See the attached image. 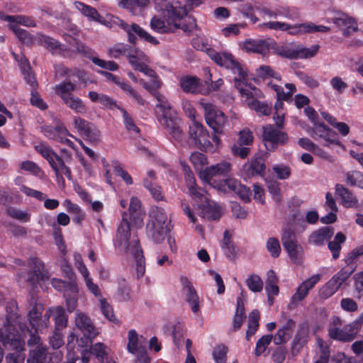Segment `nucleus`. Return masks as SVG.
Listing matches in <instances>:
<instances>
[{"label": "nucleus", "mask_w": 363, "mask_h": 363, "mask_svg": "<svg viewBox=\"0 0 363 363\" xmlns=\"http://www.w3.org/2000/svg\"><path fill=\"white\" fill-rule=\"evenodd\" d=\"M127 57L135 70L143 73L150 79V82H147L141 79L140 84L157 101L156 116L160 125L176 140L180 139L182 136V130L179 127L180 120L175 111L172 108L165 96L158 91L162 82L157 73L148 66L149 57L139 49L130 50Z\"/></svg>", "instance_id": "f257e3e1"}, {"label": "nucleus", "mask_w": 363, "mask_h": 363, "mask_svg": "<svg viewBox=\"0 0 363 363\" xmlns=\"http://www.w3.org/2000/svg\"><path fill=\"white\" fill-rule=\"evenodd\" d=\"M155 9L162 13L166 21L159 16H155L150 21L152 30L159 33L173 32L177 28L184 32H191L195 27L194 19L188 18V23L184 22L186 16L188 9L181 1L168 0H156Z\"/></svg>", "instance_id": "f03ea898"}, {"label": "nucleus", "mask_w": 363, "mask_h": 363, "mask_svg": "<svg viewBox=\"0 0 363 363\" xmlns=\"http://www.w3.org/2000/svg\"><path fill=\"white\" fill-rule=\"evenodd\" d=\"M116 250L127 259L133 258L135 262L134 276L136 279L142 278L145 274V260L135 233L130 230L125 218L119 223L114 239Z\"/></svg>", "instance_id": "7ed1b4c3"}, {"label": "nucleus", "mask_w": 363, "mask_h": 363, "mask_svg": "<svg viewBox=\"0 0 363 363\" xmlns=\"http://www.w3.org/2000/svg\"><path fill=\"white\" fill-rule=\"evenodd\" d=\"M180 163L185 174L189 195L194 201V206H197L199 214L207 220L219 219L221 216L220 207L208 198L204 190L196 185V180L190 168L184 162L181 161Z\"/></svg>", "instance_id": "20e7f679"}, {"label": "nucleus", "mask_w": 363, "mask_h": 363, "mask_svg": "<svg viewBox=\"0 0 363 363\" xmlns=\"http://www.w3.org/2000/svg\"><path fill=\"white\" fill-rule=\"evenodd\" d=\"M171 219L166 210L152 206L149 212V220L146 226L147 237L156 243L164 240L166 234L172 229Z\"/></svg>", "instance_id": "39448f33"}, {"label": "nucleus", "mask_w": 363, "mask_h": 363, "mask_svg": "<svg viewBox=\"0 0 363 363\" xmlns=\"http://www.w3.org/2000/svg\"><path fill=\"white\" fill-rule=\"evenodd\" d=\"M208 57L218 65L229 69L236 76L234 78L235 86L238 84H245L247 80L245 68L228 52H218L214 50H207Z\"/></svg>", "instance_id": "423d86ee"}, {"label": "nucleus", "mask_w": 363, "mask_h": 363, "mask_svg": "<svg viewBox=\"0 0 363 363\" xmlns=\"http://www.w3.org/2000/svg\"><path fill=\"white\" fill-rule=\"evenodd\" d=\"M263 26L274 30L287 31L292 35H300L313 33H328L330 28L322 25H315L312 22L290 24L281 21H269L264 23Z\"/></svg>", "instance_id": "0eeeda50"}, {"label": "nucleus", "mask_w": 363, "mask_h": 363, "mask_svg": "<svg viewBox=\"0 0 363 363\" xmlns=\"http://www.w3.org/2000/svg\"><path fill=\"white\" fill-rule=\"evenodd\" d=\"M237 89L242 96L245 98V102L250 109L255 111L259 115H269L271 113L270 106L258 101V99L262 97V93L259 89L249 86L247 84V80L244 84L237 83Z\"/></svg>", "instance_id": "6e6552de"}, {"label": "nucleus", "mask_w": 363, "mask_h": 363, "mask_svg": "<svg viewBox=\"0 0 363 363\" xmlns=\"http://www.w3.org/2000/svg\"><path fill=\"white\" fill-rule=\"evenodd\" d=\"M232 164L230 162L223 161L209 167H206L203 171H200L199 178L203 184H208L218 191V187L223 186L228 179L218 181L217 177H225L231 171Z\"/></svg>", "instance_id": "1a4fd4ad"}, {"label": "nucleus", "mask_w": 363, "mask_h": 363, "mask_svg": "<svg viewBox=\"0 0 363 363\" xmlns=\"http://www.w3.org/2000/svg\"><path fill=\"white\" fill-rule=\"evenodd\" d=\"M332 320L333 326H331L328 330L330 337L340 341H350L355 337L363 323V313L357 319L345 325L342 328L336 326V325L341 323V320L339 318L334 317Z\"/></svg>", "instance_id": "9d476101"}, {"label": "nucleus", "mask_w": 363, "mask_h": 363, "mask_svg": "<svg viewBox=\"0 0 363 363\" xmlns=\"http://www.w3.org/2000/svg\"><path fill=\"white\" fill-rule=\"evenodd\" d=\"M128 352L136 356L138 363H150V357L145 347V339L139 335L135 330L131 329L127 335Z\"/></svg>", "instance_id": "9b49d317"}, {"label": "nucleus", "mask_w": 363, "mask_h": 363, "mask_svg": "<svg viewBox=\"0 0 363 363\" xmlns=\"http://www.w3.org/2000/svg\"><path fill=\"white\" fill-rule=\"evenodd\" d=\"M28 267L30 269V272L25 275L18 274V281H26L34 286L35 284L49 279L48 272L38 258L31 257L28 260Z\"/></svg>", "instance_id": "f8f14e48"}, {"label": "nucleus", "mask_w": 363, "mask_h": 363, "mask_svg": "<svg viewBox=\"0 0 363 363\" xmlns=\"http://www.w3.org/2000/svg\"><path fill=\"white\" fill-rule=\"evenodd\" d=\"M199 104L204 111L206 123L215 131H220L226 121L224 113L213 104L205 100H201Z\"/></svg>", "instance_id": "ddd939ff"}, {"label": "nucleus", "mask_w": 363, "mask_h": 363, "mask_svg": "<svg viewBox=\"0 0 363 363\" xmlns=\"http://www.w3.org/2000/svg\"><path fill=\"white\" fill-rule=\"evenodd\" d=\"M14 314L18 316V320L14 321L13 320H15V316H13V318L11 319L13 326L11 327V331L14 333L23 334L24 340L26 333L29 332L30 338L28 340V345L30 347H31L30 350H38V348H42L43 349V353L45 354L46 347L41 343L40 337L35 335L36 332L35 330L34 333L29 331L26 323L21 322V317L17 313H9L6 315V318Z\"/></svg>", "instance_id": "4468645a"}, {"label": "nucleus", "mask_w": 363, "mask_h": 363, "mask_svg": "<svg viewBox=\"0 0 363 363\" xmlns=\"http://www.w3.org/2000/svg\"><path fill=\"white\" fill-rule=\"evenodd\" d=\"M353 270H347L343 268L335 274L319 290V295L322 298H328L333 296L340 286L349 278Z\"/></svg>", "instance_id": "2eb2a0df"}, {"label": "nucleus", "mask_w": 363, "mask_h": 363, "mask_svg": "<svg viewBox=\"0 0 363 363\" xmlns=\"http://www.w3.org/2000/svg\"><path fill=\"white\" fill-rule=\"evenodd\" d=\"M99 72L107 80L111 81L118 85L123 91V92L137 104L143 106L146 104V101L143 99L140 94L128 82L121 79L119 77L113 75L110 72L105 71H100Z\"/></svg>", "instance_id": "dca6fc26"}, {"label": "nucleus", "mask_w": 363, "mask_h": 363, "mask_svg": "<svg viewBox=\"0 0 363 363\" xmlns=\"http://www.w3.org/2000/svg\"><path fill=\"white\" fill-rule=\"evenodd\" d=\"M281 240L291 260L296 264H299L303 254V249L301 245L297 244L294 233L291 230L284 229Z\"/></svg>", "instance_id": "f3484780"}, {"label": "nucleus", "mask_w": 363, "mask_h": 363, "mask_svg": "<svg viewBox=\"0 0 363 363\" xmlns=\"http://www.w3.org/2000/svg\"><path fill=\"white\" fill-rule=\"evenodd\" d=\"M287 140V135L275 129L272 125H267L264 128L263 141L268 151H274L279 145L285 144Z\"/></svg>", "instance_id": "a211bd4d"}, {"label": "nucleus", "mask_w": 363, "mask_h": 363, "mask_svg": "<svg viewBox=\"0 0 363 363\" xmlns=\"http://www.w3.org/2000/svg\"><path fill=\"white\" fill-rule=\"evenodd\" d=\"M209 138L208 131L200 122H191L189 130V143L191 145L202 150L203 145H206V140Z\"/></svg>", "instance_id": "6ab92c4d"}, {"label": "nucleus", "mask_w": 363, "mask_h": 363, "mask_svg": "<svg viewBox=\"0 0 363 363\" xmlns=\"http://www.w3.org/2000/svg\"><path fill=\"white\" fill-rule=\"evenodd\" d=\"M120 26L127 33L129 42L135 43V36H138L142 40H145L152 45L159 44V41L152 35L148 33L146 30L135 23L128 25L125 22L118 20Z\"/></svg>", "instance_id": "aec40b11"}, {"label": "nucleus", "mask_w": 363, "mask_h": 363, "mask_svg": "<svg viewBox=\"0 0 363 363\" xmlns=\"http://www.w3.org/2000/svg\"><path fill=\"white\" fill-rule=\"evenodd\" d=\"M308 133L315 140H323L325 146H329L332 144H340V141L336 137L335 132L323 123H316Z\"/></svg>", "instance_id": "412c9836"}, {"label": "nucleus", "mask_w": 363, "mask_h": 363, "mask_svg": "<svg viewBox=\"0 0 363 363\" xmlns=\"http://www.w3.org/2000/svg\"><path fill=\"white\" fill-rule=\"evenodd\" d=\"M128 210V214L126 212H123L122 216L123 218L126 219L129 225L130 230H131L130 223L128 220V218L132 220L133 224L136 228L142 227L143 225L145 213L141 209V202L137 197H131ZM122 220H123V218H122ZM122 221L123 220H121V223Z\"/></svg>", "instance_id": "4be33fe9"}, {"label": "nucleus", "mask_w": 363, "mask_h": 363, "mask_svg": "<svg viewBox=\"0 0 363 363\" xmlns=\"http://www.w3.org/2000/svg\"><path fill=\"white\" fill-rule=\"evenodd\" d=\"M52 317L55 323V328L60 330L65 328L67 323V315L65 313V311L62 306H55L49 308L43 315V325L45 326V328L49 325V320L50 317Z\"/></svg>", "instance_id": "5701e85b"}, {"label": "nucleus", "mask_w": 363, "mask_h": 363, "mask_svg": "<svg viewBox=\"0 0 363 363\" xmlns=\"http://www.w3.org/2000/svg\"><path fill=\"white\" fill-rule=\"evenodd\" d=\"M75 325L90 340L95 338L99 333L88 315L80 311L76 312Z\"/></svg>", "instance_id": "b1692460"}, {"label": "nucleus", "mask_w": 363, "mask_h": 363, "mask_svg": "<svg viewBox=\"0 0 363 363\" xmlns=\"http://www.w3.org/2000/svg\"><path fill=\"white\" fill-rule=\"evenodd\" d=\"M180 282L185 294L186 301L189 305L191 311L195 314H198L200 312L199 298L192 283L187 277L184 276L180 277Z\"/></svg>", "instance_id": "393cba45"}, {"label": "nucleus", "mask_w": 363, "mask_h": 363, "mask_svg": "<svg viewBox=\"0 0 363 363\" xmlns=\"http://www.w3.org/2000/svg\"><path fill=\"white\" fill-rule=\"evenodd\" d=\"M321 279L319 274H314L310 278L303 281L297 288L294 294L291 296V304L296 305L303 300L308 295L309 291L312 289Z\"/></svg>", "instance_id": "a878e982"}, {"label": "nucleus", "mask_w": 363, "mask_h": 363, "mask_svg": "<svg viewBox=\"0 0 363 363\" xmlns=\"http://www.w3.org/2000/svg\"><path fill=\"white\" fill-rule=\"evenodd\" d=\"M218 191L220 192H228L233 191L245 202H248L250 197V189L245 186L242 185L240 182L233 178H228L225 184L218 187Z\"/></svg>", "instance_id": "bb28decb"}, {"label": "nucleus", "mask_w": 363, "mask_h": 363, "mask_svg": "<svg viewBox=\"0 0 363 363\" xmlns=\"http://www.w3.org/2000/svg\"><path fill=\"white\" fill-rule=\"evenodd\" d=\"M179 86L183 91L191 94H207L206 90L199 78L194 76H184L179 79Z\"/></svg>", "instance_id": "cd10ccee"}, {"label": "nucleus", "mask_w": 363, "mask_h": 363, "mask_svg": "<svg viewBox=\"0 0 363 363\" xmlns=\"http://www.w3.org/2000/svg\"><path fill=\"white\" fill-rule=\"evenodd\" d=\"M45 134L50 138L57 140L72 149H75L74 143L67 138V136L70 135L67 128L62 123H57L52 130L51 128L45 129Z\"/></svg>", "instance_id": "c85d7f7f"}, {"label": "nucleus", "mask_w": 363, "mask_h": 363, "mask_svg": "<svg viewBox=\"0 0 363 363\" xmlns=\"http://www.w3.org/2000/svg\"><path fill=\"white\" fill-rule=\"evenodd\" d=\"M77 50L78 52L83 53L87 57L91 58V61L96 65L110 70V71H116L118 69V65L113 61H105L104 60L99 59L96 57H93L92 50L83 44H78Z\"/></svg>", "instance_id": "c756f323"}, {"label": "nucleus", "mask_w": 363, "mask_h": 363, "mask_svg": "<svg viewBox=\"0 0 363 363\" xmlns=\"http://www.w3.org/2000/svg\"><path fill=\"white\" fill-rule=\"evenodd\" d=\"M240 47L247 52L258 53L266 55L269 50V43L264 40L249 39L240 44Z\"/></svg>", "instance_id": "7c9ffc66"}, {"label": "nucleus", "mask_w": 363, "mask_h": 363, "mask_svg": "<svg viewBox=\"0 0 363 363\" xmlns=\"http://www.w3.org/2000/svg\"><path fill=\"white\" fill-rule=\"evenodd\" d=\"M0 19L7 21L10 29H13V27L19 28V25L26 27H35V22L30 16L24 15H15L9 16L6 15L3 12H0Z\"/></svg>", "instance_id": "2f4dec72"}, {"label": "nucleus", "mask_w": 363, "mask_h": 363, "mask_svg": "<svg viewBox=\"0 0 363 363\" xmlns=\"http://www.w3.org/2000/svg\"><path fill=\"white\" fill-rule=\"evenodd\" d=\"M90 350L91 353L94 354L101 363H118L110 348L103 343H96Z\"/></svg>", "instance_id": "473e14b6"}, {"label": "nucleus", "mask_w": 363, "mask_h": 363, "mask_svg": "<svg viewBox=\"0 0 363 363\" xmlns=\"http://www.w3.org/2000/svg\"><path fill=\"white\" fill-rule=\"evenodd\" d=\"M336 196L341 200V203L346 208H357L359 206L358 199L342 184H337L335 186Z\"/></svg>", "instance_id": "72a5a7b5"}, {"label": "nucleus", "mask_w": 363, "mask_h": 363, "mask_svg": "<svg viewBox=\"0 0 363 363\" xmlns=\"http://www.w3.org/2000/svg\"><path fill=\"white\" fill-rule=\"evenodd\" d=\"M294 328V321L291 319H289L281 328H279L277 333L273 337L274 343L279 345L288 341L293 335Z\"/></svg>", "instance_id": "f704fd0d"}, {"label": "nucleus", "mask_w": 363, "mask_h": 363, "mask_svg": "<svg viewBox=\"0 0 363 363\" xmlns=\"http://www.w3.org/2000/svg\"><path fill=\"white\" fill-rule=\"evenodd\" d=\"M43 311V305L40 303H36L28 312V315L30 325L35 332L45 328V326L43 325V321H42V319H43V316H42Z\"/></svg>", "instance_id": "c9c22d12"}, {"label": "nucleus", "mask_w": 363, "mask_h": 363, "mask_svg": "<svg viewBox=\"0 0 363 363\" xmlns=\"http://www.w3.org/2000/svg\"><path fill=\"white\" fill-rule=\"evenodd\" d=\"M13 55L18 62V65L24 76L26 82L34 88L36 86V81L31 72L30 66L28 60L23 55H18L13 53Z\"/></svg>", "instance_id": "e433bc0d"}, {"label": "nucleus", "mask_w": 363, "mask_h": 363, "mask_svg": "<svg viewBox=\"0 0 363 363\" xmlns=\"http://www.w3.org/2000/svg\"><path fill=\"white\" fill-rule=\"evenodd\" d=\"M73 121L74 128L81 135L91 139L92 135H95V128L93 124L78 116L74 117Z\"/></svg>", "instance_id": "4c0bfd02"}, {"label": "nucleus", "mask_w": 363, "mask_h": 363, "mask_svg": "<svg viewBox=\"0 0 363 363\" xmlns=\"http://www.w3.org/2000/svg\"><path fill=\"white\" fill-rule=\"evenodd\" d=\"M320 46L317 44L311 47H305L303 45L294 44V59H306L316 55Z\"/></svg>", "instance_id": "58836bf2"}, {"label": "nucleus", "mask_w": 363, "mask_h": 363, "mask_svg": "<svg viewBox=\"0 0 363 363\" xmlns=\"http://www.w3.org/2000/svg\"><path fill=\"white\" fill-rule=\"evenodd\" d=\"M88 96L92 102L99 103L101 105L107 108L111 109L114 107H116L118 108V107L116 104V101H114L111 97H110L108 95L91 91L89 92Z\"/></svg>", "instance_id": "ea45409f"}, {"label": "nucleus", "mask_w": 363, "mask_h": 363, "mask_svg": "<svg viewBox=\"0 0 363 363\" xmlns=\"http://www.w3.org/2000/svg\"><path fill=\"white\" fill-rule=\"evenodd\" d=\"M74 8L86 17L96 22H101L102 17L99 12L91 6L84 4L79 1L74 3Z\"/></svg>", "instance_id": "a19ab883"}, {"label": "nucleus", "mask_w": 363, "mask_h": 363, "mask_svg": "<svg viewBox=\"0 0 363 363\" xmlns=\"http://www.w3.org/2000/svg\"><path fill=\"white\" fill-rule=\"evenodd\" d=\"M35 150L48 160L52 168H56L55 163L60 157L50 147L44 143H40L35 146Z\"/></svg>", "instance_id": "79ce46f5"}, {"label": "nucleus", "mask_w": 363, "mask_h": 363, "mask_svg": "<svg viewBox=\"0 0 363 363\" xmlns=\"http://www.w3.org/2000/svg\"><path fill=\"white\" fill-rule=\"evenodd\" d=\"M333 231L331 228H323L315 231L310 236L309 240L311 243L319 245L332 237Z\"/></svg>", "instance_id": "37998d69"}, {"label": "nucleus", "mask_w": 363, "mask_h": 363, "mask_svg": "<svg viewBox=\"0 0 363 363\" xmlns=\"http://www.w3.org/2000/svg\"><path fill=\"white\" fill-rule=\"evenodd\" d=\"M52 286L57 291L63 292L65 295L66 292L71 291L76 293L77 291V284L74 281L66 282L59 279L54 278L51 281Z\"/></svg>", "instance_id": "c03bdc74"}, {"label": "nucleus", "mask_w": 363, "mask_h": 363, "mask_svg": "<svg viewBox=\"0 0 363 363\" xmlns=\"http://www.w3.org/2000/svg\"><path fill=\"white\" fill-rule=\"evenodd\" d=\"M54 90L56 94L60 96L64 101L72 96V93L75 90V85L70 82H63L55 85Z\"/></svg>", "instance_id": "a18cd8bd"}, {"label": "nucleus", "mask_w": 363, "mask_h": 363, "mask_svg": "<svg viewBox=\"0 0 363 363\" xmlns=\"http://www.w3.org/2000/svg\"><path fill=\"white\" fill-rule=\"evenodd\" d=\"M267 84L276 91L277 97L284 99L285 101L289 100L292 94L296 91V87L293 84L287 83L285 84L286 88L288 89L286 92H284L280 86L273 83L272 81L268 82Z\"/></svg>", "instance_id": "49530a36"}, {"label": "nucleus", "mask_w": 363, "mask_h": 363, "mask_svg": "<svg viewBox=\"0 0 363 363\" xmlns=\"http://www.w3.org/2000/svg\"><path fill=\"white\" fill-rule=\"evenodd\" d=\"M332 22L342 29L346 24H350V30H357V23L354 18L345 13H340L332 18Z\"/></svg>", "instance_id": "de8ad7c7"}, {"label": "nucleus", "mask_w": 363, "mask_h": 363, "mask_svg": "<svg viewBox=\"0 0 363 363\" xmlns=\"http://www.w3.org/2000/svg\"><path fill=\"white\" fill-rule=\"evenodd\" d=\"M245 283L249 290L254 293L261 292L263 289L264 283L261 277L257 274H252L248 275Z\"/></svg>", "instance_id": "09e8293b"}, {"label": "nucleus", "mask_w": 363, "mask_h": 363, "mask_svg": "<svg viewBox=\"0 0 363 363\" xmlns=\"http://www.w3.org/2000/svg\"><path fill=\"white\" fill-rule=\"evenodd\" d=\"M64 103L76 113H84L86 111V107L82 99L74 95L65 100Z\"/></svg>", "instance_id": "8fccbe9b"}, {"label": "nucleus", "mask_w": 363, "mask_h": 363, "mask_svg": "<svg viewBox=\"0 0 363 363\" xmlns=\"http://www.w3.org/2000/svg\"><path fill=\"white\" fill-rule=\"evenodd\" d=\"M122 113L123 121L126 130L132 134L139 133V128L135 123L133 117L123 108L118 107Z\"/></svg>", "instance_id": "3c124183"}, {"label": "nucleus", "mask_w": 363, "mask_h": 363, "mask_svg": "<svg viewBox=\"0 0 363 363\" xmlns=\"http://www.w3.org/2000/svg\"><path fill=\"white\" fill-rule=\"evenodd\" d=\"M121 4L136 15L138 13L137 9L146 7L149 4V0H121Z\"/></svg>", "instance_id": "603ef678"}, {"label": "nucleus", "mask_w": 363, "mask_h": 363, "mask_svg": "<svg viewBox=\"0 0 363 363\" xmlns=\"http://www.w3.org/2000/svg\"><path fill=\"white\" fill-rule=\"evenodd\" d=\"M265 169L264 161L261 156L255 157L249 164L248 171L251 175H261Z\"/></svg>", "instance_id": "864d4df0"}, {"label": "nucleus", "mask_w": 363, "mask_h": 363, "mask_svg": "<svg viewBox=\"0 0 363 363\" xmlns=\"http://www.w3.org/2000/svg\"><path fill=\"white\" fill-rule=\"evenodd\" d=\"M190 161L199 174L200 171H203V167L208 164L207 157L201 152H195L190 156Z\"/></svg>", "instance_id": "5fc2aeb1"}, {"label": "nucleus", "mask_w": 363, "mask_h": 363, "mask_svg": "<svg viewBox=\"0 0 363 363\" xmlns=\"http://www.w3.org/2000/svg\"><path fill=\"white\" fill-rule=\"evenodd\" d=\"M7 213L11 218L21 223H27L30 219V215L27 211L16 207H9L7 209Z\"/></svg>", "instance_id": "6e6d98bb"}, {"label": "nucleus", "mask_w": 363, "mask_h": 363, "mask_svg": "<svg viewBox=\"0 0 363 363\" xmlns=\"http://www.w3.org/2000/svg\"><path fill=\"white\" fill-rule=\"evenodd\" d=\"M320 355L314 363H328L330 356V351L327 344L320 338L316 339Z\"/></svg>", "instance_id": "4d7b16f0"}, {"label": "nucleus", "mask_w": 363, "mask_h": 363, "mask_svg": "<svg viewBox=\"0 0 363 363\" xmlns=\"http://www.w3.org/2000/svg\"><path fill=\"white\" fill-rule=\"evenodd\" d=\"M86 286L89 289L90 292H91L95 297H96L98 299L100 298V297H102L101 290L98 286V284H95L92 279L89 276V271H86L84 269L83 271V276Z\"/></svg>", "instance_id": "13d9d810"}, {"label": "nucleus", "mask_w": 363, "mask_h": 363, "mask_svg": "<svg viewBox=\"0 0 363 363\" xmlns=\"http://www.w3.org/2000/svg\"><path fill=\"white\" fill-rule=\"evenodd\" d=\"M272 340L273 336L272 335H263L261 338H259L256 343L255 352V355L259 357L264 354Z\"/></svg>", "instance_id": "bf43d9fd"}, {"label": "nucleus", "mask_w": 363, "mask_h": 363, "mask_svg": "<svg viewBox=\"0 0 363 363\" xmlns=\"http://www.w3.org/2000/svg\"><path fill=\"white\" fill-rule=\"evenodd\" d=\"M128 45L123 43H117L108 49V55L111 57L118 58L122 55H126L130 51Z\"/></svg>", "instance_id": "052dcab7"}, {"label": "nucleus", "mask_w": 363, "mask_h": 363, "mask_svg": "<svg viewBox=\"0 0 363 363\" xmlns=\"http://www.w3.org/2000/svg\"><path fill=\"white\" fill-rule=\"evenodd\" d=\"M100 308L103 315L110 321H114L116 320L115 315L113 313V310L110 303L107 301V300L102 297L98 299Z\"/></svg>", "instance_id": "680f3d73"}, {"label": "nucleus", "mask_w": 363, "mask_h": 363, "mask_svg": "<svg viewBox=\"0 0 363 363\" xmlns=\"http://www.w3.org/2000/svg\"><path fill=\"white\" fill-rule=\"evenodd\" d=\"M347 182L352 186L363 189V174L359 171H351L347 173Z\"/></svg>", "instance_id": "e2e57ef3"}, {"label": "nucleus", "mask_w": 363, "mask_h": 363, "mask_svg": "<svg viewBox=\"0 0 363 363\" xmlns=\"http://www.w3.org/2000/svg\"><path fill=\"white\" fill-rule=\"evenodd\" d=\"M65 298L67 308L69 312H73L77 307L78 298H79V288L77 287V291L76 293H72L71 291L66 292L64 295Z\"/></svg>", "instance_id": "0e129e2a"}, {"label": "nucleus", "mask_w": 363, "mask_h": 363, "mask_svg": "<svg viewBox=\"0 0 363 363\" xmlns=\"http://www.w3.org/2000/svg\"><path fill=\"white\" fill-rule=\"evenodd\" d=\"M266 247L272 257H278L281 252V246L278 239L269 238L266 243Z\"/></svg>", "instance_id": "69168bd1"}, {"label": "nucleus", "mask_w": 363, "mask_h": 363, "mask_svg": "<svg viewBox=\"0 0 363 363\" xmlns=\"http://www.w3.org/2000/svg\"><path fill=\"white\" fill-rule=\"evenodd\" d=\"M257 74L259 77L262 78L273 77L275 79L281 80V75L274 72L270 67L267 65L260 66L257 69Z\"/></svg>", "instance_id": "338daca9"}, {"label": "nucleus", "mask_w": 363, "mask_h": 363, "mask_svg": "<svg viewBox=\"0 0 363 363\" xmlns=\"http://www.w3.org/2000/svg\"><path fill=\"white\" fill-rule=\"evenodd\" d=\"M35 39L39 43L48 49L54 50L58 47L57 40L41 33L37 34Z\"/></svg>", "instance_id": "774afa93"}]
</instances>
